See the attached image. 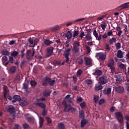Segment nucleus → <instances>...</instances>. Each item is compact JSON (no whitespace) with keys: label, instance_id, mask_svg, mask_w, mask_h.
<instances>
[{"label":"nucleus","instance_id":"1","mask_svg":"<svg viewBox=\"0 0 129 129\" xmlns=\"http://www.w3.org/2000/svg\"><path fill=\"white\" fill-rule=\"evenodd\" d=\"M55 80H52V79L45 77L43 79H42L41 81V84L42 86H48V85H50V86H52L55 83Z\"/></svg>","mask_w":129,"mask_h":129},{"label":"nucleus","instance_id":"2","mask_svg":"<svg viewBox=\"0 0 129 129\" xmlns=\"http://www.w3.org/2000/svg\"><path fill=\"white\" fill-rule=\"evenodd\" d=\"M62 104L64 105V111L65 112H69V111H71L72 113H74V112H76V108L73 107H71L69 108L68 109V105H67V103H66V101H63L62 102Z\"/></svg>","mask_w":129,"mask_h":129},{"label":"nucleus","instance_id":"3","mask_svg":"<svg viewBox=\"0 0 129 129\" xmlns=\"http://www.w3.org/2000/svg\"><path fill=\"white\" fill-rule=\"evenodd\" d=\"M115 116L119 123H122L123 122V116L122 115V113H121V112H116L115 113Z\"/></svg>","mask_w":129,"mask_h":129},{"label":"nucleus","instance_id":"4","mask_svg":"<svg viewBox=\"0 0 129 129\" xmlns=\"http://www.w3.org/2000/svg\"><path fill=\"white\" fill-rule=\"evenodd\" d=\"M96 57L98 60L104 61L106 59V53L98 52L96 53Z\"/></svg>","mask_w":129,"mask_h":129},{"label":"nucleus","instance_id":"5","mask_svg":"<svg viewBox=\"0 0 129 129\" xmlns=\"http://www.w3.org/2000/svg\"><path fill=\"white\" fill-rule=\"evenodd\" d=\"M98 81L100 84L101 85H104L107 83V77L105 76H102L99 77Z\"/></svg>","mask_w":129,"mask_h":129},{"label":"nucleus","instance_id":"6","mask_svg":"<svg viewBox=\"0 0 129 129\" xmlns=\"http://www.w3.org/2000/svg\"><path fill=\"white\" fill-rule=\"evenodd\" d=\"M8 112L11 113V114H13V117H15V115L16 114V108L13 105H10L7 109Z\"/></svg>","mask_w":129,"mask_h":129},{"label":"nucleus","instance_id":"7","mask_svg":"<svg viewBox=\"0 0 129 129\" xmlns=\"http://www.w3.org/2000/svg\"><path fill=\"white\" fill-rule=\"evenodd\" d=\"M3 92L4 98V99H7V96L8 95V93L9 92V88L7 86H4Z\"/></svg>","mask_w":129,"mask_h":129},{"label":"nucleus","instance_id":"8","mask_svg":"<svg viewBox=\"0 0 129 129\" xmlns=\"http://www.w3.org/2000/svg\"><path fill=\"white\" fill-rule=\"evenodd\" d=\"M2 64L4 65V66H7L8 64H9V61L8 58V56H3L2 58Z\"/></svg>","mask_w":129,"mask_h":129},{"label":"nucleus","instance_id":"9","mask_svg":"<svg viewBox=\"0 0 129 129\" xmlns=\"http://www.w3.org/2000/svg\"><path fill=\"white\" fill-rule=\"evenodd\" d=\"M19 102L20 105L21 106H26V105L28 104V101H27V99H26V98H22V99H20Z\"/></svg>","mask_w":129,"mask_h":129},{"label":"nucleus","instance_id":"10","mask_svg":"<svg viewBox=\"0 0 129 129\" xmlns=\"http://www.w3.org/2000/svg\"><path fill=\"white\" fill-rule=\"evenodd\" d=\"M63 37H64L65 38H67L68 40H71L73 35H72V32L70 31H68L67 33H64L63 35Z\"/></svg>","mask_w":129,"mask_h":129},{"label":"nucleus","instance_id":"11","mask_svg":"<svg viewBox=\"0 0 129 129\" xmlns=\"http://www.w3.org/2000/svg\"><path fill=\"white\" fill-rule=\"evenodd\" d=\"M84 61L87 66H90V65H92V59L91 58H89L88 57H85Z\"/></svg>","mask_w":129,"mask_h":129},{"label":"nucleus","instance_id":"12","mask_svg":"<svg viewBox=\"0 0 129 129\" xmlns=\"http://www.w3.org/2000/svg\"><path fill=\"white\" fill-rule=\"evenodd\" d=\"M115 91L118 93H123L124 92V88L123 86H117L115 89Z\"/></svg>","mask_w":129,"mask_h":129},{"label":"nucleus","instance_id":"13","mask_svg":"<svg viewBox=\"0 0 129 129\" xmlns=\"http://www.w3.org/2000/svg\"><path fill=\"white\" fill-rule=\"evenodd\" d=\"M53 51H54V47H53L52 46H50L47 48V57H50L51 55H52Z\"/></svg>","mask_w":129,"mask_h":129},{"label":"nucleus","instance_id":"14","mask_svg":"<svg viewBox=\"0 0 129 129\" xmlns=\"http://www.w3.org/2000/svg\"><path fill=\"white\" fill-rule=\"evenodd\" d=\"M51 92H52L51 90H45L43 92L42 94L45 97H48L51 95Z\"/></svg>","mask_w":129,"mask_h":129},{"label":"nucleus","instance_id":"15","mask_svg":"<svg viewBox=\"0 0 129 129\" xmlns=\"http://www.w3.org/2000/svg\"><path fill=\"white\" fill-rule=\"evenodd\" d=\"M103 94L106 95H109L111 93V88H108L107 89H104L103 90Z\"/></svg>","mask_w":129,"mask_h":129},{"label":"nucleus","instance_id":"16","mask_svg":"<svg viewBox=\"0 0 129 129\" xmlns=\"http://www.w3.org/2000/svg\"><path fill=\"white\" fill-rule=\"evenodd\" d=\"M39 118V127H43V124L44 123V121H45V119L43 117H41V116H38Z\"/></svg>","mask_w":129,"mask_h":129},{"label":"nucleus","instance_id":"17","mask_svg":"<svg viewBox=\"0 0 129 129\" xmlns=\"http://www.w3.org/2000/svg\"><path fill=\"white\" fill-rule=\"evenodd\" d=\"M88 123V120L86 119H83L81 121V125L80 126L82 128L84 127L85 126V124Z\"/></svg>","mask_w":129,"mask_h":129},{"label":"nucleus","instance_id":"18","mask_svg":"<svg viewBox=\"0 0 129 129\" xmlns=\"http://www.w3.org/2000/svg\"><path fill=\"white\" fill-rule=\"evenodd\" d=\"M93 75H95V76H101L102 75V71L100 70H97L95 72L93 73Z\"/></svg>","mask_w":129,"mask_h":129},{"label":"nucleus","instance_id":"19","mask_svg":"<svg viewBox=\"0 0 129 129\" xmlns=\"http://www.w3.org/2000/svg\"><path fill=\"white\" fill-rule=\"evenodd\" d=\"M36 106H39V107H41V108H43V109L46 108V104L40 103V102H36L35 103Z\"/></svg>","mask_w":129,"mask_h":129},{"label":"nucleus","instance_id":"20","mask_svg":"<svg viewBox=\"0 0 129 129\" xmlns=\"http://www.w3.org/2000/svg\"><path fill=\"white\" fill-rule=\"evenodd\" d=\"M57 127L58 129H66L65 124L63 122H60L58 123Z\"/></svg>","mask_w":129,"mask_h":129},{"label":"nucleus","instance_id":"21","mask_svg":"<svg viewBox=\"0 0 129 129\" xmlns=\"http://www.w3.org/2000/svg\"><path fill=\"white\" fill-rule=\"evenodd\" d=\"M17 71V67L16 66H13L10 69V72L11 74H14Z\"/></svg>","mask_w":129,"mask_h":129},{"label":"nucleus","instance_id":"22","mask_svg":"<svg viewBox=\"0 0 129 129\" xmlns=\"http://www.w3.org/2000/svg\"><path fill=\"white\" fill-rule=\"evenodd\" d=\"M79 114L80 118H82V119H83V118L85 117V115L84 114V111H83V110H80L79 112Z\"/></svg>","mask_w":129,"mask_h":129},{"label":"nucleus","instance_id":"23","mask_svg":"<svg viewBox=\"0 0 129 129\" xmlns=\"http://www.w3.org/2000/svg\"><path fill=\"white\" fill-rule=\"evenodd\" d=\"M124 118H125V119L127 121L126 122V129H129V123L128 122V121H129V116L128 115H125Z\"/></svg>","mask_w":129,"mask_h":129},{"label":"nucleus","instance_id":"24","mask_svg":"<svg viewBox=\"0 0 129 129\" xmlns=\"http://www.w3.org/2000/svg\"><path fill=\"white\" fill-rule=\"evenodd\" d=\"M1 53L2 55H4V56H10V52L8 50L3 49L2 50Z\"/></svg>","mask_w":129,"mask_h":129},{"label":"nucleus","instance_id":"25","mask_svg":"<svg viewBox=\"0 0 129 129\" xmlns=\"http://www.w3.org/2000/svg\"><path fill=\"white\" fill-rule=\"evenodd\" d=\"M72 51L73 53H75V54H77V53H79V48L77 47L76 46H74Z\"/></svg>","mask_w":129,"mask_h":129},{"label":"nucleus","instance_id":"26","mask_svg":"<svg viewBox=\"0 0 129 129\" xmlns=\"http://www.w3.org/2000/svg\"><path fill=\"white\" fill-rule=\"evenodd\" d=\"M116 78V81H121V74H117L114 76Z\"/></svg>","mask_w":129,"mask_h":129},{"label":"nucleus","instance_id":"27","mask_svg":"<svg viewBox=\"0 0 129 129\" xmlns=\"http://www.w3.org/2000/svg\"><path fill=\"white\" fill-rule=\"evenodd\" d=\"M117 58H123V55H122V51L121 50H119L117 53Z\"/></svg>","mask_w":129,"mask_h":129},{"label":"nucleus","instance_id":"28","mask_svg":"<svg viewBox=\"0 0 129 129\" xmlns=\"http://www.w3.org/2000/svg\"><path fill=\"white\" fill-rule=\"evenodd\" d=\"M85 38L88 40H92V37H91V35L90 34V33H89V32H87V34L85 36Z\"/></svg>","mask_w":129,"mask_h":129},{"label":"nucleus","instance_id":"29","mask_svg":"<svg viewBox=\"0 0 129 129\" xmlns=\"http://www.w3.org/2000/svg\"><path fill=\"white\" fill-rule=\"evenodd\" d=\"M128 5H129V2L124 3L119 6V8H122V9H126L128 8Z\"/></svg>","mask_w":129,"mask_h":129},{"label":"nucleus","instance_id":"30","mask_svg":"<svg viewBox=\"0 0 129 129\" xmlns=\"http://www.w3.org/2000/svg\"><path fill=\"white\" fill-rule=\"evenodd\" d=\"M79 34V31L78 30H74V33L73 34V40L78 36V34Z\"/></svg>","mask_w":129,"mask_h":129},{"label":"nucleus","instance_id":"31","mask_svg":"<svg viewBox=\"0 0 129 129\" xmlns=\"http://www.w3.org/2000/svg\"><path fill=\"white\" fill-rule=\"evenodd\" d=\"M44 43L45 45H46V46H49V45H51V44L53 43V42L48 39H45L44 41Z\"/></svg>","mask_w":129,"mask_h":129},{"label":"nucleus","instance_id":"32","mask_svg":"<svg viewBox=\"0 0 129 129\" xmlns=\"http://www.w3.org/2000/svg\"><path fill=\"white\" fill-rule=\"evenodd\" d=\"M102 88H103V87L101 85L96 86L95 87V90H97V91H99V90L102 89Z\"/></svg>","mask_w":129,"mask_h":129},{"label":"nucleus","instance_id":"33","mask_svg":"<svg viewBox=\"0 0 129 129\" xmlns=\"http://www.w3.org/2000/svg\"><path fill=\"white\" fill-rule=\"evenodd\" d=\"M51 31L52 32H55V31H57V30H59V26L56 25L53 27L50 28Z\"/></svg>","mask_w":129,"mask_h":129},{"label":"nucleus","instance_id":"34","mask_svg":"<svg viewBox=\"0 0 129 129\" xmlns=\"http://www.w3.org/2000/svg\"><path fill=\"white\" fill-rule=\"evenodd\" d=\"M18 55H19V52H18V51H17L16 50L12 51V52L11 53V56L12 57H17V56H18Z\"/></svg>","mask_w":129,"mask_h":129},{"label":"nucleus","instance_id":"35","mask_svg":"<svg viewBox=\"0 0 129 129\" xmlns=\"http://www.w3.org/2000/svg\"><path fill=\"white\" fill-rule=\"evenodd\" d=\"M118 67L120 69H126V65L123 63L119 64Z\"/></svg>","mask_w":129,"mask_h":129},{"label":"nucleus","instance_id":"36","mask_svg":"<svg viewBox=\"0 0 129 129\" xmlns=\"http://www.w3.org/2000/svg\"><path fill=\"white\" fill-rule=\"evenodd\" d=\"M85 82L86 84H88V85H91L92 84V81L90 79H87L85 81Z\"/></svg>","mask_w":129,"mask_h":129},{"label":"nucleus","instance_id":"37","mask_svg":"<svg viewBox=\"0 0 129 129\" xmlns=\"http://www.w3.org/2000/svg\"><path fill=\"white\" fill-rule=\"evenodd\" d=\"M116 41V38L115 37H113L109 40V43L110 45H111L112 44H113V43L115 42Z\"/></svg>","mask_w":129,"mask_h":129},{"label":"nucleus","instance_id":"38","mask_svg":"<svg viewBox=\"0 0 129 129\" xmlns=\"http://www.w3.org/2000/svg\"><path fill=\"white\" fill-rule=\"evenodd\" d=\"M48 113V111L46 108H44L43 109L42 112V115L43 116H46V115Z\"/></svg>","mask_w":129,"mask_h":129},{"label":"nucleus","instance_id":"39","mask_svg":"<svg viewBox=\"0 0 129 129\" xmlns=\"http://www.w3.org/2000/svg\"><path fill=\"white\" fill-rule=\"evenodd\" d=\"M53 65H61V61L59 60H54L53 61Z\"/></svg>","mask_w":129,"mask_h":129},{"label":"nucleus","instance_id":"40","mask_svg":"<svg viewBox=\"0 0 129 129\" xmlns=\"http://www.w3.org/2000/svg\"><path fill=\"white\" fill-rule=\"evenodd\" d=\"M13 99H16L17 101L21 100V96L19 95H15L13 97Z\"/></svg>","mask_w":129,"mask_h":129},{"label":"nucleus","instance_id":"41","mask_svg":"<svg viewBox=\"0 0 129 129\" xmlns=\"http://www.w3.org/2000/svg\"><path fill=\"white\" fill-rule=\"evenodd\" d=\"M29 88V85H28L27 83H25L23 84V89L26 90L27 91V90Z\"/></svg>","mask_w":129,"mask_h":129},{"label":"nucleus","instance_id":"42","mask_svg":"<svg viewBox=\"0 0 129 129\" xmlns=\"http://www.w3.org/2000/svg\"><path fill=\"white\" fill-rule=\"evenodd\" d=\"M25 48H23L21 51V57L22 58H24V56H25V53H24V52H25Z\"/></svg>","mask_w":129,"mask_h":129},{"label":"nucleus","instance_id":"43","mask_svg":"<svg viewBox=\"0 0 129 129\" xmlns=\"http://www.w3.org/2000/svg\"><path fill=\"white\" fill-rule=\"evenodd\" d=\"M65 57V58H66V63H68L70 61V59H69V55L68 54H66V55H63Z\"/></svg>","mask_w":129,"mask_h":129},{"label":"nucleus","instance_id":"44","mask_svg":"<svg viewBox=\"0 0 129 129\" xmlns=\"http://www.w3.org/2000/svg\"><path fill=\"white\" fill-rule=\"evenodd\" d=\"M99 99V96L97 95H94V101L95 103H96L98 101V99Z\"/></svg>","mask_w":129,"mask_h":129},{"label":"nucleus","instance_id":"45","mask_svg":"<svg viewBox=\"0 0 129 129\" xmlns=\"http://www.w3.org/2000/svg\"><path fill=\"white\" fill-rule=\"evenodd\" d=\"M46 120L47 121V123L49 124V123H51V122H52V119H51V118H50V117H45Z\"/></svg>","mask_w":129,"mask_h":129},{"label":"nucleus","instance_id":"46","mask_svg":"<svg viewBox=\"0 0 129 129\" xmlns=\"http://www.w3.org/2000/svg\"><path fill=\"white\" fill-rule=\"evenodd\" d=\"M70 51H71V48H68L67 50L66 51V52L63 53V55H66L67 54L68 55H70Z\"/></svg>","mask_w":129,"mask_h":129},{"label":"nucleus","instance_id":"47","mask_svg":"<svg viewBox=\"0 0 129 129\" xmlns=\"http://www.w3.org/2000/svg\"><path fill=\"white\" fill-rule=\"evenodd\" d=\"M23 127L24 129H28L30 127V126L29 125V124H28V123H25L23 124Z\"/></svg>","mask_w":129,"mask_h":129},{"label":"nucleus","instance_id":"48","mask_svg":"<svg viewBox=\"0 0 129 129\" xmlns=\"http://www.w3.org/2000/svg\"><path fill=\"white\" fill-rule=\"evenodd\" d=\"M84 20H85L84 18H80V19H76V20L74 21V23H78L79 22L84 21Z\"/></svg>","mask_w":129,"mask_h":129},{"label":"nucleus","instance_id":"49","mask_svg":"<svg viewBox=\"0 0 129 129\" xmlns=\"http://www.w3.org/2000/svg\"><path fill=\"white\" fill-rule=\"evenodd\" d=\"M115 46L117 50H118V49H120V47H121V44H120V43L118 42L115 44Z\"/></svg>","mask_w":129,"mask_h":129},{"label":"nucleus","instance_id":"50","mask_svg":"<svg viewBox=\"0 0 129 129\" xmlns=\"http://www.w3.org/2000/svg\"><path fill=\"white\" fill-rule=\"evenodd\" d=\"M100 27L102 28V30H105V29H106V25L105 24V23L101 24Z\"/></svg>","mask_w":129,"mask_h":129},{"label":"nucleus","instance_id":"51","mask_svg":"<svg viewBox=\"0 0 129 129\" xmlns=\"http://www.w3.org/2000/svg\"><path fill=\"white\" fill-rule=\"evenodd\" d=\"M80 106L82 108H84L86 107V103H85V102H83L80 104Z\"/></svg>","mask_w":129,"mask_h":129},{"label":"nucleus","instance_id":"52","mask_svg":"<svg viewBox=\"0 0 129 129\" xmlns=\"http://www.w3.org/2000/svg\"><path fill=\"white\" fill-rule=\"evenodd\" d=\"M85 36V33H84V31H82L79 35V37L81 39H83V37Z\"/></svg>","mask_w":129,"mask_h":129},{"label":"nucleus","instance_id":"53","mask_svg":"<svg viewBox=\"0 0 129 129\" xmlns=\"http://www.w3.org/2000/svg\"><path fill=\"white\" fill-rule=\"evenodd\" d=\"M93 34L95 38H98V33H97V31H96V30H94Z\"/></svg>","mask_w":129,"mask_h":129},{"label":"nucleus","instance_id":"54","mask_svg":"<svg viewBox=\"0 0 129 129\" xmlns=\"http://www.w3.org/2000/svg\"><path fill=\"white\" fill-rule=\"evenodd\" d=\"M30 84L31 86H35V85H37V82L35 81H31Z\"/></svg>","mask_w":129,"mask_h":129},{"label":"nucleus","instance_id":"55","mask_svg":"<svg viewBox=\"0 0 129 129\" xmlns=\"http://www.w3.org/2000/svg\"><path fill=\"white\" fill-rule=\"evenodd\" d=\"M83 73V71H82V70H79L77 71V75H78V76H80V75H81V74H82Z\"/></svg>","mask_w":129,"mask_h":129},{"label":"nucleus","instance_id":"56","mask_svg":"<svg viewBox=\"0 0 129 129\" xmlns=\"http://www.w3.org/2000/svg\"><path fill=\"white\" fill-rule=\"evenodd\" d=\"M31 54H32V50H27V51L26 52V55L28 57H30V56H31Z\"/></svg>","mask_w":129,"mask_h":129},{"label":"nucleus","instance_id":"57","mask_svg":"<svg viewBox=\"0 0 129 129\" xmlns=\"http://www.w3.org/2000/svg\"><path fill=\"white\" fill-rule=\"evenodd\" d=\"M68 102H69V103H73V98L72 97H70L69 99H68L67 100Z\"/></svg>","mask_w":129,"mask_h":129},{"label":"nucleus","instance_id":"58","mask_svg":"<svg viewBox=\"0 0 129 129\" xmlns=\"http://www.w3.org/2000/svg\"><path fill=\"white\" fill-rule=\"evenodd\" d=\"M28 42L30 45H33L34 44V40L32 39L31 38L28 39Z\"/></svg>","mask_w":129,"mask_h":129},{"label":"nucleus","instance_id":"59","mask_svg":"<svg viewBox=\"0 0 129 129\" xmlns=\"http://www.w3.org/2000/svg\"><path fill=\"white\" fill-rule=\"evenodd\" d=\"M13 129H21V126H20V125L16 124L14 125V127L13 128Z\"/></svg>","mask_w":129,"mask_h":129},{"label":"nucleus","instance_id":"60","mask_svg":"<svg viewBox=\"0 0 129 129\" xmlns=\"http://www.w3.org/2000/svg\"><path fill=\"white\" fill-rule=\"evenodd\" d=\"M85 47H86L87 53H89V52H91V50L90 49V47H89L87 45H86Z\"/></svg>","mask_w":129,"mask_h":129},{"label":"nucleus","instance_id":"61","mask_svg":"<svg viewBox=\"0 0 129 129\" xmlns=\"http://www.w3.org/2000/svg\"><path fill=\"white\" fill-rule=\"evenodd\" d=\"M9 62L10 63H14V57L13 56H9Z\"/></svg>","mask_w":129,"mask_h":129},{"label":"nucleus","instance_id":"62","mask_svg":"<svg viewBox=\"0 0 129 129\" xmlns=\"http://www.w3.org/2000/svg\"><path fill=\"white\" fill-rule=\"evenodd\" d=\"M107 36H113L112 30H110L107 33Z\"/></svg>","mask_w":129,"mask_h":129},{"label":"nucleus","instance_id":"63","mask_svg":"<svg viewBox=\"0 0 129 129\" xmlns=\"http://www.w3.org/2000/svg\"><path fill=\"white\" fill-rule=\"evenodd\" d=\"M39 40L38 38H36L34 40V45H37V44H38V42H39Z\"/></svg>","mask_w":129,"mask_h":129},{"label":"nucleus","instance_id":"64","mask_svg":"<svg viewBox=\"0 0 129 129\" xmlns=\"http://www.w3.org/2000/svg\"><path fill=\"white\" fill-rule=\"evenodd\" d=\"M127 92H129V83H127L126 84V87H125Z\"/></svg>","mask_w":129,"mask_h":129}]
</instances>
